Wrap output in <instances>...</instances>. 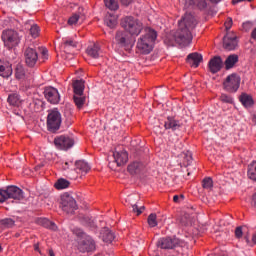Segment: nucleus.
<instances>
[{"instance_id": "nucleus-55", "label": "nucleus", "mask_w": 256, "mask_h": 256, "mask_svg": "<svg viewBox=\"0 0 256 256\" xmlns=\"http://www.w3.org/2000/svg\"><path fill=\"white\" fill-rule=\"evenodd\" d=\"M251 242L256 245V234L251 237Z\"/></svg>"}, {"instance_id": "nucleus-4", "label": "nucleus", "mask_w": 256, "mask_h": 256, "mask_svg": "<svg viewBox=\"0 0 256 256\" xmlns=\"http://www.w3.org/2000/svg\"><path fill=\"white\" fill-rule=\"evenodd\" d=\"M61 127V113L58 109H52L48 111L47 114V131L51 133H56Z\"/></svg>"}, {"instance_id": "nucleus-30", "label": "nucleus", "mask_w": 256, "mask_h": 256, "mask_svg": "<svg viewBox=\"0 0 256 256\" xmlns=\"http://www.w3.org/2000/svg\"><path fill=\"white\" fill-rule=\"evenodd\" d=\"M70 187V181L66 180L65 178H59L55 183H54V188L58 190H63Z\"/></svg>"}, {"instance_id": "nucleus-13", "label": "nucleus", "mask_w": 256, "mask_h": 256, "mask_svg": "<svg viewBox=\"0 0 256 256\" xmlns=\"http://www.w3.org/2000/svg\"><path fill=\"white\" fill-rule=\"evenodd\" d=\"M180 243V240L176 238H160L157 241V247L162 250H173Z\"/></svg>"}, {"instance_id": "nucleus-16", "label": "nucleus", "mask_w": 256, "mask_h": 256, "mask_svg": "<svg viewBox=\"0 0 256 256\" xmlns=\"http://www.w3.org/2000/svg\"><path fill=\"white\" fill-rule=\"evenodd\" d=\"M187 7L199 9V11L206 12L209 10V4L206 0H185Z\"/></svg>"}, {"instance_id": "nucleus-25", "label": "nucleus", "mask_w": 256, "mask_h": 256, "mask_svg": "<svg viewBox=\"0 0 256 256\" xmlns=\"http://www.w3.org/2000/svg\"><path fill=\"white\" fill-rule=\"evenodd\" d=\"M73 94L74 95H83L84 94V81L75 80L73 81Z\"/></svg>"}, {"instance_id": "nucleus-21", "label": "nucleus", "mask_w": 256, "mask_h": 256, "mask_svg": "<svg viewBox=\"0 0 256 256\" xmlns=\"http://www.w3.org/2000/svg\"><path fill=\"white\" fill-rule=\"evenodd\" d=\"M113 160L117 167H121L127 163V152L122 150L120 152H113Z\"/></svg>"}, {"instance_id": "nucleus-39", "label": "nucleus", "mask_w": 256, "mask_h": 256, "mask_svg": "<svg viewBox=\"0 0 256 256\" xmlns=\"http://www.w3.org/2000/svg\"><path fill=\"white\" fill-rule=\"evenodd\" d=\"M24 78H25V68H23V66L18 64V66H16V79L21 80Z\"/></svg>"}, {"instance_id": "nucleus-15", "label": "nucleus", "mask_w": 256, "mask_h": 256, "mask_svg": "<svg viewBox=\"0 0 256 256\" xmlns=\"http://www.w3.org/2000/svg\"><path fill=\"white\" fill-rule=\"evenodd\" d=\"M4 192L10 199L23 200L25 198L23 190L19 189L17 186H9Z\"/></svg>"}, {"instance_id": "nucleus-45", "label": "nucleus", "mask_w": 256, "mask_h": 256, "mask_svg": "<svg viewBox=\"0 0 256 256\" xmlns=\"http://www.w3.org/2000/svg\"><path fill=\"white\" fill-rule=\"evenodd\" d=\"M220 101H222L223 103H228V104L234 103V100L228 94H222V96H220Z\"/></svg>"}, {"instance_id": "nucleus-50", "label": "nucleus", "mask_w": 256, "mask_h": 256, "mask_svg": "<svg viewBox=\"0 0 256 256\" xmlns=\"http://www.w3.org/2000/svg\"><path fill=\"white\" fill-rule=\"evenodd\" d=\"M120 3L124 6H129L131 3H133V0H120Z\"/></svg>"}, {"instance_id": "nucleus-7", "label": "nucleus", "mask_w": 256, "mask_h": 256, "mask_svg": "<svg viewBox=\"0 0 256 256\" xmlns=\"http://www.w3.org/2000/svg\"><path fill=\"white\" fill-rule=\"evenodd\" d=\"M239 76L236 74L228 75L225 81L223 82V89L228 93H236L239 89L240 84Z\"/></svg>"}, {"instance_id": "nucleus-9", "label": "nucleus", "mask_w": 256, "mask_h": 256, "mask_svg": "<svg viewBox=\"0 0 256 256\" xmlns=\"http://www.w3.org/2000/svg\"><path fill=\"white\" fill-rule=\"evenodd\" d=\"M74 141L71 137L68 136H60L54 138V145L61 151H67L72 148Z\"/></svg>"}, {"instance_id": "nucleus-22", "label": "nucleus", "mask_w": 256, "mask_h": 256, "mask_svg": "<svg viewBox=\"0 0 256 256\" xmlns=\"http://www.w3.org/2000/svg\"><path fill=\"white\" fill-rule=\"evenodd\" d=\"M90 170L91 166H89L86 161L79 160L75 162V171H77L78 174L86 175Z\"/></svg>"}, {"instance_id": "nucleus-59", "label": "nucleus", "mask_w": 256, "mask_h": 256, "mask_svg": "<svg viewBox=\"0 0 256 256\" xmlns=\"http://www.w3.org/2000/svg\"><path fill=\"white\" fill-rule=\"evenodd\" d=\"M253 206L256 207V193L253 195Z\"/></svg>"}, {"instance_id": "nucleus-3", "label": "nucleus", "mask_w": 256, "mask_h": 256, "mask_svg": "<svg viewBox=\"0 0 256 256\" xmlns=\"http://www.w3.org/2000/svg\"><path fill=\"white\" fill-rule=\"evenodd\" d=\"M120 24L122 28H124V30L131 36H138L140 35L141 30H143V25L141 22L131 16L123 18Z\"/></svg>"}, {"instance_id": "nucleus-40", "label": "nucleus", "mask_w": 256, "mask_h": 256, "mask_svg": "<svg viewBox=\"0 0 256 256\" xmlns=\"http://www.w3.org/2000/svg\"><path fill=\"white\" fill-rule=\"evenodd\" d=\"M180 224L181 226H190L191 224V219H190V215L188 213L183 214V216H181L180 218Z\"/></svg>"}, {"instance_id": "nucleus-19", "label": "nucleus", "mask_w": 256, "mask_h": 256, "mask_svg": "<svg viewBox=\"0 0 256 256\" xmlns=\"http://www.w3.org/2000/svg\"><path fill=\"white\" fill-rule=\"evenodd\" d=\"M201 62H203V55H201L197 52H194L192 54H188V56H187L188 65H190L194 68H197V67H199V64Z\"/></svg>"}, {"instance_id": "nucleus-37", "label": "nucleus", "mask_w": 256, "mask_h": 256, "mask_svg": "<svg viewBox=\"0 0 256 256\" xmlns=\"http://www.w3.org/2000/svg\"><path fill=\"white\" fill-rule=\"evenodd\" d=\"M183 156V165L185 167L189 166L192 163V153L187 151L182 153Z\"/></svg>"}, {"instance_id": "nucleus-12", "label": "nucleus", "mask_w": 256, "mask_h": 256, "mask_svg": "<svg viewBox=\"0 0 256 256\" xmlns=\"http://www.w3.org/2000/svg\"><path fill=\"white\" fill-rule=\"evenodd\" d=\"M37 61H39L37 51L33 48H26V50H24V62L26 65H28V67H34Z\"/></svg>"}, {"instance_id": "nucleus-28", "label": "nucleus", "mask_w": 256, "mask_h": 256, "mask_svg": "<svg viewBox=\"0 0 256 256\" xmlns=\"http://www.w3.org/2000/svg\"><path fill=\"white\" fill-rule=\"evenodd\" d=\"M238 61H239V58L236 54L228 56L224 63L225 69L227 70L232 69Z\"/></svg>"}, {"instance_id": "nucleus-46", "label": "nucleus", "mask_w": 256, "mask_h": 256, "mask_svg": "<svg viewBox=\"0 0 256 256\" xmlns=\"http://www.w3.org/2000/svg\"><path fill=\"white\" fill-rule=\"evenodd\" d=\"M132 208H133V212L136 213L138 216L141 213H143V211L145 210V206L138 207V205H136V204H133Z\"/></svg>"}, {"instance_id": "nucleus-44", "label": "nucleus", "mask_w": 256, "mask_h": 256, "mask_svg": "<svg viewBox=\"0 0 256 256\" xmlns=\"http://www.w3.org/2000/svg\"><path fill=\"white\" fill-rule=\"evenodd\" d=\"M0 225L7 227V228H12L14 226V220L11 218H5L0 221Z\"/></svg>"}, {"instance_id": "nucleus-24", "label": "nucleus", "mask_w": 256, "mask_h": 256, "mask_svg": "<svg viewBox=\"0 0 256 256\" xmlns=\"http://www.w3.org/2000/svg\"><path fill=\"white\" fill-rule=\"evenodd\" d=\"M85 16L81 13H75L72 15V17L68 18V25L75 26L80 25L84 22Z\"/></svg>"}, {"instance_id": "nucleus-51", "label": "nucleus", "mask_w": 256, "mask_h": 256, "mask_svg": "<svg viewBox=\"0 0 256 256\" xmlns=\"http://www.w3.org/2000/svg\"><path fill=\"white\" fill-rule=\"evenodd\" d=\"M42 58H44V60H47V49L42 48Z\"/></svg>"}, {"instance_id": "nucleus-58", "label": "nucleus", "mask_w": 256, "mask_h": 256, "mask_svg": "<svg viewBox=\"0 0 256 256\" xmlns=\"http://www.w3.org/2000/svg\"><path fill=\"white\" fill-rule=\"evenodd\" d=\"M222 0H209V2L213 3V4H218L220 3Z\"/></svg>"}, {"instance_id": "nucleus-53", "label": "nucleus", "mask_w": 256, "mask_h": 256, "mask_svg": "<svg viewBox=\"0 0 256 256\" xmlns=\"http://www.w3.org/2000/svg\"><path fill=\"white\" fill-rule=\"evenodd\" d=\"M70 165H72V162H65V165H63V169H68Z\"/></svg>"}, {"instance_id": "nucleus-52", "label": "nucleus", "mask_w": 256, "mask_h": 256, "mask_svg": "<svg viewBox=\"0 0 256 256\" xmlns=\"http://www.w3.org/2000/svg\"><path fill=\"white\" fill-rule=\"evenodd\" d=\"M244 1H248V2H251L252 0H232V4L236 5L238 3H242Z\"/></svg>"}, {"instance_id": "nucleus-35", "label": "nucleus", "mask_w": 256, "mask_h": 256, "mask_svg": "<svg viewBox=\"0 0 256 256\" xmlns=\"http://www.w3.org/2000/svg\"><path fill=\"white\" fill-rule=\"evenodd\" d=\"M103 242L105 243H112L113 239H115V236L113 235L112 231L105 230V232L102 235Z\"/></svg>"}, {"instance_id": "nucleus-2", "label": "nucleus", "mask_w": 256, "mask_h": 256, "mask_svg": "<svg viewBox=\"0 0 256 256\" xmlns=\"http://www.w3.org/2000/svg\"><path fill=\"white\" fill-rule=\"evenodd\" d=\"M157 39V31L147 27L145 28V34L141 35L136 43V49L140 51V54L148 55L154 49L155 40Z\"/></svg>"}, {"instance_id": "nucleus-60", "label": "nucleus", "mask_w": 256, "mask_h": 256, "mask_svg": "<svg viewBox=\"0 0 256 256\" xmlns=\"http://www.w3.org/2000/svg\"><path fill=\"white\" fill-rule=\"evenodd\" d=\"M253 122H255V124H256V111H255V113H253Z\"/></svg>"}, {"instance_id": "nucleus-48", "label": "nucleus", "mask_w": 256, "mask_h": 256, "mask_svg": "<svg viewBox=\"0 0 256 256\" xmlns=\"http://www.w3.org/2000/svg\"><path fill=\"white\" fill-rule=\"evenodd\" d=\"M232 27V18L228 17L227 22H225V30L229 31Z\"/></svg>"}, {"instance_id": "nucleus-54", "label": "nucleus", "mask_w": 256, "mask_h": 256, "mask_svg": "<svg viewBox=\"0 0 256 256\" xmlns=\"http://www.w3.org/2000/svg\"><path fill=\"white\" fill-rule=\"evenodd\" d=\"M180 199V197L178 195H174L173 196V201L174 203H178V200Z\"/></svg>"}, {"instance_id": "nucleus-57", "label": "nucleus", "mask_w": 256, "mask_h": 256, "mask_svg": "<svg viewBox=\"0 0 256 256\" xmlns=\"http://www.w3.org/2000/svg\"><path fill=\"white\" fill-rule=\"evenodd\" d=\"M89 226H91L92 228H96L94 220H91V222H89Z\"/></svg>"}, {"instance_id": "nucleus-1", "label": "nucleus", "mask_w": 256, "mask_h": 256, "mask_svg": "<svg viewBox=\"0 0 256 256\" xmlns=\"http://www.w3.org/2000/svg\"><path fill=\"white\" fill-rule=\"evenodd\" d=\"M197 26V18L192 13H185L178 22V30L169 33L164 43L169 47L187 46L192 42V31Z\"/></svg>"}, {"instance_id": "nucleus-41", "label": "nucleus", "mask_w": 256, "mask_h": 256, "mask_svg": "<svg viewBox=\"0 0 256 256\" xmlns=\"http://www.w3.org/2000/svg\"><path fill=\"white\" fill-rule=\"evenodd\" d=\"M157 216L155 215V213H152L150 215H148V219H147V223L148 226L154 228L157 226Z\"/></svg>"}, {"instance_id": "nucleus-56", "label": "nucleus", "mask_w": 256, "mask_h": 256, "mask_svg": "<svg viewBox=\"0 0 256 256\" xmlns=\"http://www.w3.org/2000/svg\"><path fill=\"white\" fill-rule=\"evenodd\" d=\"M251 38L256 40V28L253 30V32H251Z\"/></svg>"}, {"instance_id": "nucleus-10", "label": "nucleus", "mask_w": 256, "mask_h": 256, "mask_svg": "<svg viewBox=\"0 0 256 256\" xmlns=\"http://www.w3.org/2000/svg\"><path fill=\"white\" fill-rule=\"evenodd\" d=\"M115 42H117V45L120 47L126 49L133 47V40H131V38L124 31H117L115 34Z\"/></svg>"}, {"instance_id": "nucleus-8", "label": "nucleus", "mask_w": 256, "mask_h": 256, "mask_svg": "<svg viewBox=\"0 0 256 256\" xmlns=\"http://www.w3.org/2000/svg\"><path fill=\"white\" fill-rule=\"evenodd\" d=\"M96 249V245L91 236H86L78 241V251L80 253H91Z\"/></svg>"}, {"instance_id": "nucleus-5", "label": "nucleus", "mask_w": 256, "mask_h": 256, "mask_svg": "<svg viewBox=\"0 0 256 256\" xmlns=\"http://www.w3.org/2000/svg\"><path fill=\"white\" fill-rule=\"evenodd\" d=\"M59 205L61 210L66 212V214H72L77 210V201L71 194L63 193L59 199Z\"/></svg>"}, {"instance_id": "nucleus-17", "label": "nucleus", "mask_w": 256, "mask_h": 256, "mask_svg": "<svg viewBox=\"0 0 256 256\" xmlns=\"http://www.w3.org/2000/svg\"><path fill=\"white\" fill-rule=\"evenodd\" d=\"M223 61L220 56H215L213 59L209 60L208 68L209 72L216 74L222 69Z\"/></svg>"}, {"instance_id": "nucleus-14", "label": "nucleus", "mask_w": 256, "mask_h": 256, "mask_svg": "<svg viewBox=\"0 0 256 256\" xmlns=\"http://www.w3.org/2000/svg\"><path fill=\"white\" fill-rule=\"evenodd\" d=\"M44 97L47 100V102L51 103L52 105H57L59 103V92L58 89L54 87H45Z\"/></svg>"}, {"instance_id": "nucleus-29", "label": "nucleus", "mask_w": 256, "mask_h": 256, "mask_svg": "<svg viewBox=\"0 0 256 256\" xmlns=\"http://www.w3.org/2000/svg\"><path fill=\"white\" fill-rule=\"evenodd\" d=\"M73 103H75V106H77L78 109H82L84 103H86V96L83 94H74Z\"/></svg>"}, {"instance_id": "nucleus-6", "label": "nucleus", "mask_w": 256, "mask_h": 256, "mask_svg": "<svg viewBox=\"0 0 256 256\" xmlns=\"http://www.w3.org/2000/svg\"><path fill=\"white\" fill-rule=\"evenodd\" d=\"M2 41L4 42L5 48L11 50L19 45V36L16 31L5 30L2 33Z\"/></svg>"}, {"instance_id": "nucleus-27", "label": "nucleus", "mask_w": 256, "mask_h": 256, "mask_svg": "<svg viewBox=\"0 0 256 256\" xmlns=\"http://www.w3.org/2000/svg\"><path fill=\"white\" fill-rule=\"evenodd\" d=\"M12 75V67L10 63L0 65V77L9 78Z\"/></svg>"}, {"instance_id": "nucleus-33", "label": "nucleus", "mask_w": 256, "mask_h": 256, "mask_svg": "<svg viewBox=\"0 0 256 256\" xmlns=\"http://www.w3.org/2000/svg\"><path fill=\"white\" fill-rule=\"evenodd\" d=\"M105 6L110 9V11H117L119 9L117 0H105Z\"/></svg>"}, {"instance_id": "nucleus-18", "label": "nucleus", "mask_w": 256, "mask_h": 256, "mask_svg": "<svg viewBox=\"0 0 256 256\" xmlns=\"http://www.w3.org/2000/svg\"><path fill=\"white\" fill-rule=\"evenodd\" d=\"M164 128L166 130H171L175 132V131H178L180 128H182V123L176 120L175 117H168L164 122Z\"/></svg>"}, {"instance_id": "nucleus-23", "label": "nucleus", "mask_w": 256, "mask_h": 256, "mask_svg": "<svg viewBox=\"0 0 256 256\" xmlns=\"http://www.w3.org/2000/svg\"><path fill=\"white\" fill-rule=\"evenodd\" d=\"M86 53L92 59L100 58V46L98 44H92L91 46L87 47Z\"/></svg>"}, {"instance_id": "nucleus-61", "label": "nucleus", "mask_w": 256, "mask_h": 256, "mask_svg": "<svg viewBox=\"0 0 256 256\" xmlns=\"http://www.w3.org/2000/svg\"><path fill=\"white\" fill-rule=\"evenodd\" d=\"M49 256H54L53 250H49Z\"/></svg>"}, {"instance_id": "nucleus-38", "label": "nucleus", "mask_w": 256, "mask_h": 256, "mask_svg": "<svg viewBox=\"0 0 256 256\" xmlns=\"http://www.w3.org/2000/svg\"><path fill=\"white\" fill-rule=\"evenodd\" d=\"M202 188L210 191L213 188V180L210 177L202 179Z\"/></svg>"}, {"instance_id": "nucleus-47", "label": "nucleus", "mask_w": 256, "mask_h": 256, "mask_svg": "<svg viewBox=\"0 0 256 256\" xmlns=\"http://www.w3.org/2000/svg\"><path fill=\"white\" fill-rule=\"evenodd\" d=\"M7 199H11L4 190L0 189V203H4Z\"/></svg>"}, {"instance_id": "nucleus-49", "label": "nucleus", "mask_w": 256, "mask_h": 256, "mask_svg": "<svg viewBox=\"0 0 256 256\" xmlns=\"http://www.w3.org/2000/svg\"><path fill=\"white\" fill-rule=\"evenodd\" d=\"M243 237V228L242 227H237L236 228V238L239 239Z\"/></svg>"}, {"instance_id": "nucleus-42", "label": "nucleus", "mask_w": 256, "mask_h": 256, "mask_svg": "<svg viewBox=\"0 0 256 256\" xmlns=\"http://www.w3.org/2000/svg\"><path fill=\"white\" fill-rule=\"evenodd\" d=\"M63 47H64L65 51L68 50V48H76L77 42L73 41L72 39L64 40Z\"/></svg>"}, {"instance_id": "nucleus-31", "label": "nucleus", "mask_w": 256, "mask_h": 256, "mask_svg": "<svg viewBox=\"0 0 256 256\" xmlns=\"http://www.w3.org/2000/svg\"><path fill=\"white\" fill-rule=\"evenodd\" d=\"M105 24L108 28L113 29L117 26V17L113 15H108L105 17Z\"/></svg>"}, {"instance_id": "nucleus-11", "label": "nucleus", "mask_w": 256, "mask_h": 256, "mask_svg": "<svg viewBox=\"0 0 256 256\" xmlns=\"http://www.w3.org/2000/svg\"><path fill=\"white\" fill-rule=\"evenodd\" d=\"M237 48V36L232 32H227L223 36V49L227 51H234Z\"/></svg>"}, {"instance_id": "nucleus-32", "label": "nucleus", "mask_w": 256, "mask_h": 256, "mask_svg": "<svg viewBox=\"0 0 256 256\" xmlns=\"http://www.w3.org/2000/svg\"><path fill=\"white\" fill-rule=\"evenodd\" d=\"M248 177L256 182V162H252L248 166Z\"/></svg>"}, {"instance_id": "nucleus-43", "label": "nucleus", "mask_w": 256, "mask_h": 256, "mask_svg": "<svg viewBox=\"0 0 256 256\" xmlns=\"http://www.w3.org/2000/svg\"><path fill=\"white\" fill-rule=\"evenodd\" d=\"M39 32H40V29H39L38 25H36V24L31 25V28H30L31 37H33V38L39 37Z\"/></svg>"}, {"instance_id": "nucleus-36", "label": "nucleus", "mask_w": 256, "mask_h": 256, "mask_svg": "<svg viewBox=\"0 0 256 256\" xmlns=\"http://www.w3.org/2000/svg\"><path fill=\"white\" fill-rule=\"evenodd\" d=\"M40 225L44 226L47 229H51L52 231H56L57 229L56 225L47 219H41Z\"/></svg>"}, {"instance_id": "nucleus-20", "label": "nucleus", "mask_w": 256, "mask_h": 256, "mask_svg": "<svg viewBox=\"0 0 256 256\" xmlns=\"http://www.w3.org/2000/svg\"><path fill=\"white\" fill-rule=\"evenodd\" d=\"M145 170V166L141 162H133L127 166V172L131 175H140Z\"/></svg>"}, {"instance_id": "nucleus-26", "label": "nucleus", "mask_w": 256, "mask_h": 256, "mask_svg": "<svg viewBox=\"0 0 256 256\" xmlns=\"http://www.w3.org/2000/svg\"><path fill=\"white\" fill-rule=\"evenodd\" d=\"M239 101H241L242 106L246 108H250L254 103L251 95H248L247 93H242L241 96H239Z\"/></svg>"}, {"instance_id": "nucleus-62", "label": "nucleus", "mask_w": 256, "mask_h": 256, "mask_svg": "<svg viewBox=\"0 0 256 256\" xmlns=\"http://www.w3.org/2000/svg\"><path fill=\"white\" fill-rule=\"evenodd\" d=\"M181 198H183V195H181Z\"/></svg>"}, {"instance_id": "nucleus-34", "label": "nucleus", "mask_w": 256, "mask_h": 256, "mask_svg": "<svg viewBox=\"0 0 256 256\" xmlns=\"http://www.w3.org/2000/svg\"><path fill=\"white\" fill-rule=\"evenodd\" d=\"M7 102L10 106H19V95L16 93L10 94L7 98Z\"/></svg>"}]
</instances>
